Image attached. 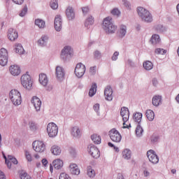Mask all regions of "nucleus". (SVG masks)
I'll return each instance as SVG.
<instances>
[{
  "instance_id": "obj_1",
  "label": "nucleus",
  "mask_w": 179,
  "mask_h": 179,
  "mask_svg": "<svg viewBox=\"0 0 179 179\" xmlns=\"http://www.w3.org/2000/svg\"><path fill=\"white\" fill-rule=\"evenodd\" d=\"M103 29L106 34H114L117 31V25L113 22L111 17H106L103 22Z\"/></svg>"
},
{
  "instance_id": "obj_2",
  "label": "nucleus",
  "mask_w": 179,
  "mask_h": 179,
  "mask_svg": "<svg viewBox=\"0 0 179 179\" xmlns=\"http://www.w3.org/2000/svg\"><path fill=\"white\" fill-rule=\"evenodd\" d=\"M137 13L143 22H145L146 23H151V22H153L152 14H150V12H149V10H146L145 8L138 7Z\"/></svg>"
},
{
  "instance_id": "obj_3",
  "label": "nucleus",
  "mask_w": 179,
  "mask_h": 179,
  "mask_svg": "<svg viewBox=\"0 0 179 179\" xmlns=\"http://www.w3.org/2000/svg\"><path fill=\"white\" fill-rule=\"evenodd\" d=\"M9 97L14 106H20L22 104V95L17 90H12L9 93Z\"/></svg>"
},
{
  "instance_id": "obj_4",
  "label": "nucleus",
  "mask_w": 179,
  "mask_h": 179,
  "mask_svg": "<svg viewBox=\"0 0 179 179\" xmlns=\"http://www.w3.org/2000/svg\"><path fill=\"white\" fill-rule=\"evenodd\" d=\"M73 56V50L72 48L70 46H65L61 52L60 58L64 61V62H66V61H69L71 58Z\"/></svg>"
},
{
  "instance_id": "obj_5",
  "label": "nucleus",
  "mask_w": 179,
  "mask_h": 179,
  "mask_svg": "<svg viewBox=\"0 0 179 179\" xmlns=\"http://www.w3.org/2000/svg\"><path fill=\"white\" fill-rule=\"evenodd\" d=\"M21 83L25 89L30 90L31 86H33V81L30 75L26 73L21 76Z\"/></svg>"
},
{
  "instance_id": "obj_6",
  "label": "nucleus",
  "mask_w": 179,
  "mask_h": 179,
  "mask_svg": "<svg viewBox=\"0 0 179 179\" xmlns=\"http://www.w3.org/2000/svg\"><path fill=\"white\" fill-rule=\"evenodd\" d=\"M47 133L50 138H55L58 135V126L54 122L49 123L47 127Z\"/></svg>"
},
{
  "instance_id": "obj_7",
  "label": "nucleus",
  "mask_w": 179,
  "mask_h": 179,
  "mask_svg": "<svg viewBox=\"0 0 179 179\" xmlns=\"http://www.w3.org/2000/svg\"><path fill=\"white\" fill-rule=\"evenodd\" d=\"M32 147L35 152L43 153L45 150V144L43 141H35L32 143Z\"/></svg>"
},
{
  "instance_id": "obj_8",
  "label": "nucleus",
  "mask_w": 179,
  "mask_h": 179,
  "mask_svg": "<svg viewBox=\"0 0 179 179\" xmlns=\"http://www.w3.org/2000/svg\"><path fill=\"white\" fill-rule=\"evenodd\" d=\"M109 136L113 142H116L117 143L121 142V139L122 138L120 132L115 129H112L109 131Z\"/></svg>"
},
{
  "instance_id": "obj_9",
  "label": "nucleus",
  "mask_w": 179,
  "mask_h": 179,
  "mask_svg": "<svg viewBox=\"0 0 179 179\" xmlns=\"http://www.w3.org/2000/svg\"><path fill=\"white\" fill-rule=\"evenodd\" d=\"M74 72L77 78H82L85 75V72H86V66L82 63H78L75 68Z\"/></svg>"
},
{
  "instance_id": "obj_10",
  "label": "nucleus",
  "mask_w": 179,
  "mask_h": 179,
  "mask_svg": "<svg viewBox=\"0 0 179 179\" xmlns=\"http://www.w3.org/2000/svg\"><path fill=\"white\" fill-rule=\"evenodd\" d=\"M147 156L148 157L149 161L152 164H157L159 163V157L156 155V152L153 150H150L147 152Z\"/></svg>"
},
{
  "instance_id": "obj_11",
  "label": "nucleus",
  "mask_w": 179,
  "mask_h": 179,
  "mask_svg": "<svg viewBox=\"0 0 179 179\" xmlns=\"http://www.w3.org/2000/svg\"><path fill=\"white\" fill-rule=\"evenodd\" d=\"M71 134L73 138L79 139L82 136V130L78 126H74L71 129Z\"/></svg>"
},
{
  "instance_id": "obj_12",
  "label": "nucleus",
  "mask_w": 179,
  "mask_h": 179,
  "mask_svg": "<svg viewBox=\"0 0 179 179\" xmlns=\"http://www.w3.org/2000/svg\"><path fill=\"white\" fill-rule=\"evenodd\" d=\"M55 29L56 31L62 30V17L60 15H57L55 17Z\"/></svg>"
},
{
  "instance_id": "obj_13",
  "label": "nucleus",
  "mask_w": 179,
  "mask_h": 179,
  "mask_svg": "<svg viewBox=\"0 0 179 179\" xmlns=\"http://www.w3.org/2000/svg\"><path fill=\"white\" fill-rule=\"evenodd\" d=\"M56 77L58 79V80H64L65 78V70L59 66H57L56 67Z\"/></svg>"
},
{
  "instance_id": "obj_14",
  "label": "nucleus",
  "mask_w": 179,
  "mask_h": 179,
  "mask_svg": "<svg viewBox=\"0 0 179 179\" xmlns=\"http://www.w3.org/2000/svg\"><path fill=\"white\" fill-rule=\"evenodd\" d=\"M104 96H106V100L108 101H111L113 100V88L111 86L107 85L104 90Z\"/></svg>"
},
{
  "instance_id": "obj_15",
  "label": "nucleus",
  "mask_w": 179,
  "mask_h": 179,
  "mask_svg": "<svg viewBox=\"0 0 179 179\" xmlns=\"http://www.w3.org/2000/svg\"><path fill=\"white\" fill-rule=\"evenodd\" d=\"M89 152L94 159H99L100 157V151L94 145L90 146Z\"/></svg>"
},
{
  "instance_id": "obj_16",
  "label": "nucleus",
  "mask_w": 179,
  "mask_h": 179,
  "mask_svg": "<svg viewBox=\"0 0 179 179\" xmlns=\"http://www.w3.org/2000/svg\"><path fill=\"white\" fill-rule=\"evenodd\" d=\"M120 115L122 117L124 122H127L129 120V110L127 107H122L120 110Z\"/></svg>"
},
{
  "instance_id": "obj_17",
  "label": "nucleus",
  "mask_w": 179,
  "mask_h": 179,
  "mask_svg": "<svg viewBox=\"0 0 179 179\" xmlns=\"http://www.w3.org/2000/svg\"><path fill=\"white\" fill-rule=\"evenodd\" d=\"M31 103L34 104V108L36 111H40L41 108V100L37 96H33Z\"/></svg>"
},
{
  "instance_id": "obj_18",
  "label": "nucleus",
  "mask_w": 179,
  "mask_h": 179,
  "mask_svg": "<svg viewBox=\"0 0 179 179\" xmlns=\"http://www.w3.org/2000/svg\"><path fill=\"white\" fill-rule=\"evenodd\" d=\"M66 15L68 20H73L75 19V10L73 8L69 6L66 9Z\"/></svg>"
},
{
  "instance_id": "obj_19",
  "label": "nucleus",
  "mask_w": 179,
  "mask_h": 179,
  "mask_svg": "<svg viewBox=\"0 0 179 179\" xmlns=\"http://www.w3.org/2000/svg\"><path fill=\"white\" fill-rule=\"evenodd\" d=\"M8 37L10 41H15L19 37L17 31H16L13 28H10L8 29Z\"/></svg>"
},
{
  "instance_id": "obj_20",
  "label": "nucleus",
  "mask_w": 179,
  "mask_h": 179,
  "mask_svg": "<svg viewBox=\"0 0 179 179\" xmlns=\"http://www.w3.org/2000/svg\"><path fill=\"white\" fill-rule=\"evenodd\" d=\"M9 70L13 76H19L20 75V67L17 65L10 66Z\"/></svg>"
},
{
  "instance_id": "obj_21",
  "label": "nucleus",
  "mask_w": 179,
  "mask_h": 179,
  "mask_svg": "<svg viewBox=\"0 0 179 179\" xmlns=\"http://www.w3.org/2000/svg\"><path fill=\"white\" fill-rule=\"evenodd\" d=\"M71 174L73 176H79L80 174V170L78 168L76 164H71L69 166Z\"/></svg>"
},
{
  "instance_id": "obj_22",
  "label": "nucleus",
  "mask_w": 179,
  "mask_h": 179,
  "mask_svg": "<svg viewBox=\"0 0 179 179\" xmlns=\"http://www.w3.org/2000/svg\"><path fill=\"white\" fill-rule=\"evenodd\" d=\"M49 38L48 36L43 35L41 38L38 39V45H40V47H45L48 43Z\"/></svg>"
},
{
  "instance_id": "obj_23",
  "label": "nucleus",
  "mask_w": 179,
  "mask_h": 179,
  "mask_svg": "<svg viewBox=\"0 0 179 179\" xmlns=\"http://www.w3.org/2000/svg\"><path fill=\"white\" fill-rule=\"evenodd\" d=\"M39 83L42 86H44V87L48 85V78L46 74L43 73L39 74Z\"/></svg>"
},
{
  "instance_id": "obj_24",
  "label": "nucleus",
  "mask_w": 179,
  "mask_h": 179,
  "mask_svg": "<svg viewBox=\"0 0 179 179\" xmlns=\"http://www.w3.org/2000/svg\"><path fill=\"white\" fill-rule=\"evenodd\" d=\"M52 164L55 170H60L64 166V162L61 159H55Z\"/></svg>"
},
{
  "instance_id": "obj_25",
  "label": "nucleus",
  "mask_w": 179,
  "mask_h": 179,
  "mask_svg": "<svg viewBox=\"0 0 179 179\" xmlns=\"http://www.w3.org/2000/svg\"><path fill=\"white\" fill-rule=\"evenodd\" d=\"M152 104L155 107H159L162 104V96L155 95L152 97Z\"/></svg>"
},
{
  "instance_id": "obj_26",
  "label": "nucleus",
  "mask_w": 179,
  "mask_h": 179,
  "mask_svg": "<svg viewBox=\"0 0 179 179\" xmlns=\"http://www.w3.org/2000/svg\"><path fill=\"white\" fill-rule=\"evenodd\" d=\"M91 139L95 145H100L101 143V137L97 134H92Z\"/></svg>"
},
{
  "instance_id": "obj_27",
  "label": "nucleus",
  "mask_w": 179,
  "mask_h": 179,
  "mask_svg": "<svg viewBox=\"0 0 179 179\" xmlns=\"http://www.w3.org/2000/svg\"><path fill=\"white\" fill-rule=\"evenodd\" d=\"M150 41L153 44V45H156V44H159V43H160V36L157 34H153Z\"/></svg>"
},
{
  "instance_id": "obj_28",
  "label": "nucleus",
  "mask_w": 179,
  "mask_h": 179,
  "mask_svg": "<svg viewBox=\"0 0 179 179\" xmlns=\"http://www.w3.org/2000/svg\"><path fill=\"white\" fill-rule=\"evenodd\" d=\"M143 66L145 71H152V69H153V63L149 60H147L143 62Z\"/></svg>"
},
{
  "instance_id": "obj_29",
  "label": "nucleus",
  "mask_w": 179,
  "mask_h": 179,
  "mask_svg": "<svg viewBox=\"0 0 179 179\" xmlns=\"http://www.w3.org/2000/svg\"><path fill=\"white\" fill-rule=\"evenodd\" d=\"M51 152L53 155H55V156H59V155H61L62 150L59 146L53 145L51 148Z\"/></svg>"
},
{
  "instance_id": "obj_30",
  "label": "nucleus",
  "mask_w": 179,
  "mask_h": 179,
  "mask_svg": "<svg viewBox=\"0 0 179 179\" xmlns=\"http://www.w3.org/2000/svg\"><path fill=\"white\" fill-rule=\"evenodd\" d=\"M94 23V18L92 16L88 17L85 22V27L87 29H90V26H92Z\"/></svg>"
},
{
  "instance_id": "obj_31",
  "label": "nucleus",
  "mask_w": 179,
  "mask_h": 179,
  "mask_svg": "<svg viewBox=\"0 0 179 179\" xmlns=\"http://www.w3.org/2000/svg\"><path fill=\"white\" fill-rule=\"evenodd\" d=\"M96 92H97V84L96 83H92V85L89 92L90 97H93L96 94Z\"/></svg>"
},
{
  "instance_id": "obj_32",
  "label": "nucleus",
  "mask_w": 179,
  "mask_h": 179,
  "mask_svg": "<svg viewBox=\"0 0 179 179\" xmlns=\"http://www.w3.org/2000/svg\"><path fill=\"white\" fill-rule=\"evenodd\" d=\"M125 34H127V26L120 25L119 30V37H125Z\"/></svg>"
},
{
  "instance_id": "obj_33",
  "label": "nucleus",
  "mask_w": 179,
  "mask_h": 179,
  "mask_svg": "<svg viewBox=\"0 0 179 179\" xmlns=\"http://www.w3.org/2000/svg\"><path fill=\"white\" fill-rule=\"evenodd\" d=\"M142 113H136L135 114H134L133 118H134V121L135 122H137V124H141V121H142Z\"/></svg>"
},
{
  "instance_id": "obj_34",
  "label": "nucleus",
  "mask_w": 179,
  "mask_h": 179,
  "mask_svg": "<svg viewBox=\"0 0 179 179\" xmlns=\"http://www.w3.org/2000/svg\"><path fill=\"white\" fill-rule=\"evenodd\" d=\"M131 152L130 151L129 149L124 150V151L122 152L123 159H125V160H129V159H131Z\"/></svg>"
},
{
  "instance_id": "obj_35",
  "label": "nucleus",
  "mask_w": 179,
  "mask_h": 179,
  "mask_svg": "<svg viewBox=\"0 0 179 179\" xmlns=\"http://www.w3.org/2000/svg\"><path fill=\"white\" fill-rule=\"evenodd\" d=\"M145 115L150 121H153V120H155V112L152 110H147Z\"/></svg>"
},
{
  "instance_id": "obj_36",
  "label": "nucleus",
  "mask_w": 179,
  "mask_h": 179,
  "mask_svg": "<svg viewBox=\"0 0 179 179\" xmlns=\"http://www.w3.org/2000/svg\"><path fill=\"white\" fill-rule=\"evenodd\" d=\"M35 24L38 26L39 29H44V27H45V22L41 19L35 20Z\"/></svg>"
},
{
  "instance_id": "obj_37",
  "label": "nucleus",
  "mask_w": 179,
  "mask_h": 179,
  "mask_svg": "<svg viewBox=\"0 0 179 179\" xmlns=\"http://www.w3.org/2000/svg\"><path fill=\"white\" fill-rule=\"evenodd\" d=\"M136 135L138 138H141L143 135V128L141 124H138L136 129Z\"/></svg>"
},
{
  "instance_id": "obj_38",
  "label": "nucleus",
  "mask_w": 179,
  "mask_h": 179,
  "mask_svg": "<svg viewBox=\"0 0 179 179\" xmlns=\"http://www.w3.org/2000/svg\"><path fill=\"white\" fill-rule=\"evenodd\" d=\"M15 52L20 54V55H22L24 52V49L22 46V44L17 43L15 45Z\"/></svg>"
},
{
  "instance_id": "obj_39",
  "label": "nucleus",
  "mask_w": 179,
  "mask_h": 179,
  "mask_svg": "<svg viewBox=\"0 0 179 179\" xmlns=\"http://www.w3.org/2000/svg\"><path fill=\"white\" fill-rule=\"evenodd\" d=\"M87 176L90 178H94V177H96V171H94V169H92V166L87 167Z\"/></svg>"
},
{
  "instance_id": "obj_40",
  "label": "nucleus",
  "mask_w": 179,
  "mask_h": 179,
  "mask_svg": "<svg viewBox=\"0 0 179 179\" xmlns=\"http://www.w3.org/2000/svg\"><path fill=\"white\" fill-rule=\"evenodd\" d=\"M93 55H94V59H101V57H103L101 52L99 50H94L93 52Z\"/></svg>"
},
{
  "instance_id": "obj_41",
  "label": "nucleus",
  "mask_w": 179,
  "mask_h": 179,
  "mask_svg": "<svg viewBox=\"0 0 179 179\" xmlns=\"http://www.w3.org/2000/svg\"><path fill=\"white\" fill-rule=\"evenodd\" d=\"M159 139H160V136L157 134H152L151 136V143L155 145V143H157L159 142Z\"/></svg>"
},
{
  "instance_id": "obj_42",
  "label": "nucleus",
  "mask_w": 179,
  "mask_h": 179,
  "mask_svg": "<svg viewBox=\"0 0 179 179\" xmlns=\"http://www.w3.org/2000/svg\"><path fill=\"white\" fill-rule=\"evenodd\" d=\"M50 8L53 10L58 9V1L57 0H52L50 1Z\"/></svg>"
},
{
  "instance_id": "obj_43",
  "label": "nucleus",
  "mask_w": 179,
  "mask_h": 179,
  "mask_svg": "<svg viewBox=\"0 0 179 179\" xmlns=\"http://www.w3.org/2000/svg\"><path fill=\"white\" fill-rule=\"evenodd\" d=\"M25 157L27 160V162H32L33 157H31V154L29 152V150L24 151Z\"/></svg>"
},
{
  "instance_id": "obj_44",
  "label": "nucleus",
  "mask_w": 179,
  "mask_h": 179,
  "mask_svg": "<svg viewBox=\"0 0 179 179\" xmlns=\"http://www.w3.org/2000/svg\"><path fill=\"white\" fill-rule=\"evenodd\" d=\"M8 57V50L6 49L2 48L0 50V57Z\"/></svg>"
},
{
  "instance_id": "obj_45",
  "label": "nucleus",
  "mask_w": 179,
  "mask_h": 179,
  "mask_svg": "<svg viewBox=\"0 0 179 179\" xmlns=\"http://www.w3.org/2000/svg\"><path fill=\"white\" fill-rule=\"evenodd\" d=\"M155 54H157V55H164V54H166V52H167V50H166L164 49H162V48H157V49H155Z\"/></svg>"
},
{
  "instance_id": "obj_46",
  "label": "nucleus",
  "mask_w": 179,
  "mask_h": 179,
  "mask_svg": "<svg viewBox=\"0 0 179 179\" xmlns=\"http://www.w3.org/2000/svg\"><path fill=\"white\" fill-rule=\"evenodd\" d=\"M8 64V57H0V65H1V66H5V65H6Z\"/></svg>"
},
{
  "instance_id": "obj_47",
  "label": "nucleus",
  "mask_w": 179,
  "mask_h": 179,
  "mask_svg": "<svg viewBox=\"0 0 179 179\" xmlns=\"http://www.w3.org/2000/svg\"><path fill=\"white\" fill-rule=\"evenodd\" d=\"M155 29L157 30V31H158L159 33H163V31H166V28L164 27H163V25L162 24H159L155 27Z\"/></svg>"
},
{
  "instance_id": "obj_48",
  "label": "nucleus",
  "mask_w": 179,
  "mask_h": 179,
  "mask_svg": "<svg viewBox=\"0 0 179 179\" xmlns=\"http://www.w3.org/2000/svg\"><path fill=\"white\" fill-rule=\"evenodd\" d=\"M27 13V6L25 5L19 15L21 17H23V16H25Z\"/></svg>"
},
{
  "instance_id": "obj_49",
  "label": "nucleus",
  "mask_w": 179,
  "mask_h": 179,
  "mask_svg": "<svg viewBox=\"0 0 179 179\" xmlns=\"http://www.w3.org/2000/svg\"><path fill=\"white\" fill-rule=\"evenodd\" d=\"M111 13L113 15V16H120V15H121V12H120L118 8H114L112 10Z\"/></svg>"
},
{
  "instance_id": "obj_50",
  "label": "nucleus",
  "mask_w": 179,
  "mask_h": 179,
  "mask_svg": "<svg viewBox=\"0 0 179 179\" xmlns=\"http://www.w3.org/2000/svg\"><path fill=\"white\" fill-rule=\"evenodd\" d=\"M59 179H71V176L65 173H62L59 176Z\"/></svg>"
},
{
  "instance_id": "obj_51",
  "label": "nucleus",
  "mask_w": 179,
  "mask_h": 179,
  "mask_svg": "<svg viewBox=\"0 0 179 179\" xmlns=\"http://www.w3.org/2000/svg\"><path fill=\"white\" fill-rule=\"evenodd\" d=\"M21 179H31V177L27 174V173H23L20 174Z\"/></svg>"
},
{
  "instance_id": "obj_52",
  "label": "nucleus",
  "mask_w": 179,
  "mask_h": 179,
  "mask_svg": "<svg viewBox=\"0 0 179 179\" xmlns=\"http://www.w3.org/2000/svg\"><path fill=\"white\" fill-rule=\"evenodd\" d=\"M96 66H94L90 68V73L92 76H94V75H96Z\"/></svg>"
},
{
  "instance_id": "obj_53",
  "label": "nucleus",
  "mask_w": 179,
  "mask_h": 179,
  "mask_svg": "<svg viewBox=\"0 0 179 179\" xmlns=\"http://www.w3.org/2000/svg\"><path fill=\"white\" fill-rule=\"evenodd\" d=\"M118 55H120V52L117 51L115 52L111 58L112 61H117L118 59Z\"/></svg>"
},
{
  "instance_id": "obj_54",
  "label": "nucleus",
  "mask_w": 179,
  "mask_h": 179,
  "mask_svg": "<svg viewBox=\"0 0 179 179\" xmlns=\"http://www.w3.org/2000/svg\"><path fill=\"white\" fill-rule=\"evenodd\" d=\"M94 111H96V113H97L98 115H100V113L99 112V110H100V104L96 103L94 106Z\"/></svg>"
},
{
  "instance_id": "obj_55",
  "label": "nucleus",
  "mask_w": 179,
  "mask_h": 179,
  "mask_svg": "<svg viewBox=\"0 0 179 179\" xmlns=\"http://www.w3.org/2000/svg\"><path fill=\"white\" fill-rule=\"evenodd\" d=\"M82 10H83V15H86L89 13V7L86 6V7H83L82 8Z\"/></svg>"
},
{
  "instance_id": "obj_56",
  "label": "nucleus",
  "mask_w": 179,
  "mask_h": 179,
  "mask_svg": "<svg viewBox=\"0 0 179 179\" xmlns=\"http://www.w3.org/2000/svg\"><path fill=\"white\" fill-rule=\"evenodd\" d=\"M41 163L43 166H44V167H47V165L48 164V161L47 160V159L44 158L41 160Z\"/></svg>"
},
{
  "instance_id": "obj_57",
  "label": "nucleus",
  "mask_w": 179,
  "mask_h": 179,
  "mask_svg": "<svg viewBox=\"0 0 179 179\" xmlns=\"http://www.w3.org/2000/svg\"><path fill=\"white\" fill-rule=\"evenodd\" d=\"M13 2H14V3H16L17 5H22V3L24 2V0H13Z\"/></svg>"
},
{
  "instance_id": "obj_58",
  "label": "nucleus",
  "mask_w": 179,
  "mask_h": 179,
  "mask_svg": "<svg viewBox=\"0 0 179 179\" xmlns=\"http://www.w3.org/2000/svg\"><path fill=\"white\" fill-rule=\"evenodd\" d=\"M123 4L124 5V6H126V8H129L130 4L129 2L128 1V0H122Z\"/></svg>"
},
{
  "instance_id": "obj_59",
  "label": "nucleus",
  "mask_w": 179,
  "mask_h": 179,
  "mask_svg": "<svg viewBox=\"0 0 179 179\" xmlns=\"http://www.w3.org/2000/svg\"><path fill=\"white\" fill-rule=\"evenodd\" d=\"M6 164L7 165L8 169H12V162L10 161L6 160Z\"/></svg>"
},
{
  "instance_id": "obj_60",
  "label": "nucleus",
  "mask_w": 179,
  "mask_h": 179,
  "mask_svg": "<svg viewBox=\"0 0 179 179\" xmlns=\"http://www.w3.org/2000/svg\"><path fill=\"white\" fill-rule=\"evenodd\" d=\"M127 64L130 65V66H135V63H134L131 59L127 60Z\"/></svg>"
},
{
  "instance_id": "obj_61",
  "label": "nucleus",
  "mask_w": 179,
  "mask_h": 179,
  "mask_svg": "<svg viewBox=\"0 0 179 179\" xmlns=\"http://www.w3.org/2000/svg\"><path fill=\"white\" fill-rule=\"evenodd\" d=\"M159 82L157 81V79L153 78L152 79V85L153 86H157Z\"/></svg>"
},
{
  "instance_id": "obj_62",
  "label": "nucleus",
  "mask_w": 179,
  "mask_h": 179,
  "mask_svg": "<svg viewBox=\"0 0 179 179\" xmlns=\"http://www.w3.org/2000/svg\"><path fill=\"white\" fill-rule=\"evenodd\" d=\"M0 178L1 179H5V174L3 173V172L0 171Z\"/></svg>"
},
{
  "instance_id": "obj_63",
  "label": "nucleus",
  "mask_w": 179,
  "mask_h": 179,
  "mask_svg": "<svg viewBox=\"0 0 179 179\" xmlns=\"http://www.w3.org/2000/svg\"><path fill=\"white\" fill-rule=\"evenodd\" d=\"M11 163H13V164H17V159H16V158L14 157V159L10 161Z\"/></svg>"
},
{
  "instance_id": "obj_64",
  "label": "nucleus",
  "mask_w": 179,
  "mask_h": 179,
  "mask_svg": "<svg viewBox=\"0 0 179 179\" xmlns=\"http://www.w3.org/2000/svg\"><path fill=\"white\" fill-rule=\"evenodd\" d=\"M117 179H124V176H122L121 173H118Z\"/></svg>"
}]
</instances>
